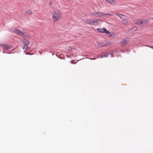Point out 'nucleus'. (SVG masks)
I'll use <instances>...</instances> for the list:
<instances>
[{
	"label": "nucleus",
	"mask_w": 153,
	"mask_h": 153,
	"mask_svg": "<svg viewBox=\"0 0 153 153\" xmlns=\"http://www.w3.org/2000/svg\"><path fill=\"white\" fill-rule=\"evenodd\" d=\"M28 45H24L23 47V49H25V50H27L29 49V47L28 46Z\"/></svg>",
	"instance_id": "13"
},
{
	"label": "nucleus",
	"mask_w": 153,
	"mask_h": 153,
	"mask_svg": "<svg viewBox=\"0 0 153 153\" xmlns=\"http://www.w3.org/2000/svg\"><path fill=\"white\" fill-rule=\"evenodd\" d=\"M100 19H92V25H97L100 22Z\"/></svg>",
	"instance_id": "8"
},
{
	"label": "nucleus",
	"mask_w": 153,
	"mask_h": 153,
	"mask_svg": "<svg viewBox=\"0 0 153 153\" xmlns=\"http://www.w3.org/2000/svg\"><path fill=\"white\" fill-rule=\"evenodd\" d=\"M144 21V20H137L135 23V24L139 26H143V22Z\"/></svg>",
	"instance_id": "7"
},
{
	"label": "nucleus",
	"mask_w": 153,
	"mask_h": 153,
	"mask_svg": "<svg viewBox=\"0 0 153 153\" xmlns=\"http://www.w3.org/2000/svg\"><path fill=\"white\" fill-rule=\"evenodd\" d=\"M97 30L99 32L104 33H108V31L105 28H97Z\"/></svg>",
	"instance_id": "6"
},
{
	"label": "nucleus",
	"mask_w": 153,
	"mask_h": 153,
	"mask_svg": "<svg viewBox=\"0 0 153 153\" xmlns=\"http://www.w3.org/2000/svg\"><path fill=\"white\" fill-rule=\"evenodd\" d=\"M125 24L126 25H128V23L127 22H126V23Z\"/></svg>",
	"instance_id": "20"
},
{
	"label": "nucleus",
	"mask_w": 153,
	"mask_h": 153,
	"mask_svg": "<svg viewBox=\"0 0 153 153\" xmlns=\"http://www.w3.org/2000/svg\"><path fill=\"white\" fill-rule=\"evenodd\" d=\"M106 34H109V36L110 37H111V36L113 37V33H112L109 32L108 31V33H106Z\"/></svg>",
	"instance_id": "14"
},
{
	"label": "nucleus",
	"mask_w": 153,
	"mask_h": 153,
	"mask_svg": "<svg viewBox=\"0 0 153 153\" xmlns=\"http://www.w3.org/2000/svg\"><path fill=\"white\" fill-rule=\"evenodd\" d=\"M24 45H28L29 44L30 42L26 40H25L23 41Z\"/></svg>",
	"instance_id": "12"
},
{
	"label": "nucleus",
	"mask_w": 153,
	"mask_h": 153,
	"mask_svg": "<svg viewBox=\"0 0 153 153\" xmlns=\"http://www.w3.org/2000/svg\"><path fill=\"white\" fill-rule=\"evenodd\" d=\"M109 3L113 5H115L116 4V2L114 0H109Z\"/></svg>",
	"instance_id": "11"
},
{
	"label": "nucleus",
	"mask_w": 153,
	"mask_h": 153,
	"mask_svg": "<svg viewBox=\"0 0 153 153\" xmlns=\"http://www.w3.org/2000/svg\"><path fill=\"white\" fill-rule=\"evenodd\" d=\"M0 46L8 50L11 49V47L10 46L5 44H0Z\"/></svg>",
	"instance_id": "4"
},
{
	"label": "nucleus",
	"mask_w": 153,
	"mask_h": 153,
	"mask_svg": "<svg viewBox=\"0 0 153 153\" xmlns=\"http://www.w3.org/2000/svg\"><path fill=\"white\" fill-rule=\"evenodd\" d=\"M152 19H153V18H152Z\"/></svg>",
	"instance_id": "23"
},
{
	"label": "nucleus",
	"mask_w": 153,
	"mask_h": 153,
	"mask_svg": "<svg viewBox=\"0 0 153 153\" xmlns=\"http://www.w3.org/2000/svg\"><path fill=\"white\" fill-rule=\"evenodd\" d=\"M116 15L119 17L120 18L123 20H126L128 19L127 17L125 15L119 13H116Z\"/></svg>",
	"instance_id": "5"
},
{
	"label": "nucleus",
	"mask_w": 153,
	"mask_h": 153,
	"mask_svg": "<svg viewBox=\"0 0 153 153\" xmlns=\"http://www.w3.org/2000/svg\"><path fill=\"white\" fill-rule=\"evenodd\" d=\"M109 54L111 55V57L113 56V55H112V54H111L110 53H106L105 54H104L103 55H102L101 56H100V58H102V57H106L108 56Z\"/></svg>",
	"instance_id": "10"
},
{
	"label": "nucleus",
	"mask_w": 153,
	"mask_h": 153,
	"mask_svg": "<svg viewBox=\"0 0 153 153\" xmlns=\"http://www.w3.org/2000/svg\"><path fill=\"white\" fill-rule=\"evenodd\" d=\"M62 16V14L59 12H54L52 16L53 22H55L61 19Z\"/></svg>",
	"instance_id": "1"
},
{
	"label": "nucleus",
	"mask_w": 153,
	"mask_h": 153,
	"mask_svg": "<svg viewBox=\"0 0 153 153\" xmlns=\"http://www.w3.org/2000/svg\"><path fill=\"white\" fill-rule=\"evenodd\" d=\"M92 15L96 17H104V16L106 15L112 16V15L111 14L99 12L93 13Z\"/></svg>",
	"instance_id": "3"
},
{
	"label": "nucleus",
	"mask_w": 153,
	"mask_h": 153,
	"mask_svg": "<svg viewBox=\"0 0 153 153\" xmlns=\"http://www.w3.org/2000/svg\"><path fill=\"white\" fill-rule=\"evenodd\" d=\"M105 0L106 1H107V2H108V3L109 1V0Z\"/></svg>",
	"instance_id": "19"
},
{
	"label": "nucleus",
	"mask_w": 153,
	"mask_h": 153,
	"mask_svg": "<svg viewBox=\"0 0 153 153\" xmlns=\"http://www.w3.org/2000/svg\"><path fill=\"white\" fill-rule=\"evenodd\" d=\"M27 54H28L30 55V53H29V52H28Z\"/></svg>",
	"instance_id": "22"
},
{
	"label": "nucleus",
	"mask_w": 153,
	"mask_h": 153,
	"mask_svg": "<svg viewBox=\"0 0 153 153\" xmlns=\"http://www.w3.org/2000/svg\"><path fill=\"white\" fill-rule=\"evenodd\" d=\"M132 30L134 31L137 30V28L136 27H134L132 28Z\"/></svg>",
	"instance_id": "16"
},
{
	"label": "nucleus",
	"mask_w": 153,
	"mask_h": 153,
	"mask_svg": "<svg viewBox=\"0 0 153 153\" xmlns=\"http://www.w3.org/2000/svg\"><path fill=\"white\" fill-rule=\"evenodd\" d=\"M71 62L72 64H76V61H74V60H72L71 61Z\"/></svg>",
	"instance_id": "17"
},
{
	"label": "nucleus",
	"mask_w": 153,
	"mask_h": 153,
	"mask_svg": "<svg viewBox=\"0 0 153 153\" xmlns=\"http://www.w3.org/2000/svg\"><path fill=\"white\" fill-rule=\"evenodd\" d=\"M96 58H90V59H91V60H94V59H95Z\"/></svg>",
	"instance_id": "18"
},
{
	"label": "nucleus",
	"mask_w": 153,
	"mask_h": 153,
	"mask_svg": "<svg viewBox=\"0 0 153 153\" xmlns=\"http://www.w3.org/2000/svg\"><path fill=\"white\" fill-rule=\"evenodd\" d=\"M70 50H71H71H72V48H70Z\"/></svg>",
	"instance_id": "21"
},
{
	"label": "nucleus",
	"mask_w": 153,
	"mask_h": 153,
	"mask_svg": "<svg viewBox=\"0 0 153 153\" xmlns=\"http://www.w3.org/2000/svg\"><path fill=\"white\" fill-rule=\"evenodd\" d=\"M127 43V42L126 41H125L122 42V45L123 46H124Z\"/></svg>",
	"instance_id": "15"
},
{
	"label": "nucleus",
	"mask_w": 153,
	"mask_h": 153,
	"mask_svg": "<svg viewBox=\"0 0 153 153\" xmlns=\"http://www.w3.org/2000/svg\"><path fill=\"white\" fill-rule=\"evenodd\" d=\"M13 31L15 33L18 35L22 36L25 38L26 37L28 36V34L27 33L25 32H22L19 29H15L13 30Z\"/></svg>",
	"instance_id": "2"
},
{
	"label": "nucleus",
	"mask_w": 153,
	"mask_h": 153,
	"mask_svg": "<svg viewBox=\"0 0 153 153\" xmlns=\"http://www.w3.org/2000/svg\"><path fill=\"white\" fill-rule=\"evenodd\" d=\"M85 22L87 24H89L90 25H92V19H87Z\"/></svg>",
	"instance_id": "9"
}]
</instances>
